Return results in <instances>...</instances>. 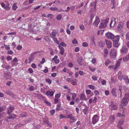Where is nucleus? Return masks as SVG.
I'll list each match as a JSON object with an SVG mask.
<instances>
[{
    "label": "nucleus",
    "mask_w": 129,
    "mask_h": 129,
    "mask_svg": "<svg viewBox=\"0 0 129 129\" xmlns=\"http://www.w3.org/2000/svg\"><path fill=\"white\" fill-rule=\"evenodd\" d=\"M80 98L82 100H83L85 98V95L84 94H81L80 96Z\"/></svg>",
    "instance_id": "obj_31"
},
{
    "label": "nucleus",
    "mask_w": 129,
    "mask_h": 129,
    "mask_svg": "<svg viewBox=\"0 0 129 129\" xmlns=\"http://www.w3.org/2000/svg\"><path fill=\"white\" fill-rule=\"evenodd\" d=\"M72 42L73 44H75L77 43V41L76 39H74L72 41Z\"/></svg>",
    "instance_id": "obj_41"
},
{
    "label": "nucleus",
    "mask_w": 129,
    "mask_h": 129,
    "mask_svg": "<svg viewBox=\"0 0 129 129\" xmlns=\"http://www.w3.org/2000/svg\"><path fill=\"white\" fill-rule=\"evenodd\" d=\"M117 116L118 117H123L124 116L123 114H121L120 113H118Z\"/></svg>",
    "instance_id": "obj_46"
},
{
    "label": "nucleus",
    "mask_w": 129,
    "mask_h": 129,
    "mask_svg": "<svg viewBox=\"0 0 129 129\" xmlns=\"http://www.w3.org/2000/svg\"><path fill=\"white\" fill-rule=\"evenodd\" d=\"M109 108L112 110H116L118 107L117 104L114 103L113 102H111L109 103Z\"/></svg>",
    "instance_id": "obj_2"
},
{
    "label": "nucleus",
    "mask_w": 129,
    "mask_h": 129,
    "mask_svg": "<svg viewBox=\"0 0 129 129\" xmlns=\"http://www.w3.org/2000/svg\"><path fill=\"white\" fill-rule=\"evenodd\" d=\"M120 43L119 41H113V45L115 47H118L120 45Z\"/></svg>",
    "instance_id": "obj_18"
},
{
    "label": "nucleus",
    "mask_w": 129,
    "mask_h": 129,
    "mask_svg": "<svg viewBox=\"0 0 129 129\" xmlns=\"http://www.w3.org/2000/svg\"><path fill=\"white\" fill-rule=\"evenodd\" d=\"M121 60V59H120L119 60H118L117 62V63L116 64V67H118L119 66L120 63V61Z\"/></svg>",
    "instance_id": "obj_38"
},
{
    "label": "nucleus",
    "mask_w": 129,
    "mask_h": 129,
    "mask_svg": "<svg viewBox=\"0 0 129 129\" xmlns=\"http://www.w3.org/2000/svg\"><path fill=\"white\" fill-rule=\"evenodd\" d=\"M123 98H125V99L128 101L129 100V94H125V97Z\"/></svg>",
    "instance_id": "obj_35"
},
{
    "label": "nucleus",
    "mask_w": 129,
    "mask_h": 129,
    "mask_svg": "<svg viewBox=\"0 0 129 129\" xmlns=\"http://www.w3.org/2000/svg\"><path fill=\"white\" fill-rule=\"evenodd\" d=\"M103 34V30H100L98 31V35H102Z\"/></svg>",
    "instance_id": "obj_36"
},
{
    "label": "nucleus",
    "mask_w": 129,
    "mask_h": 129,
    "mask_svg": "<svg viewBox=\"0 0 129 129\" xmlns=\"http://www.w3.org/2000/svg\"><path fill=\"white\" fill-rule=\"evenodd\" d=\"M46 80L47 82H48L49 84L51 83V80L50 79L47 78L46 79Z\"/></svg>",
    "instance_id": "obj_42"
},
{
    "label": "nucleus",
    "mask_w": 129,
    "mask_h": 129,
    "mask_svg": "<svg viewBox=\"0 0 129 129\" xmlns=\"http://www.w3.org/2000/svg\"><path fill=\"white\" fill-rule=\"evenodd\" d=\"M105 36L108 39H112L114 37V35L110 32H108L106 34Z\"/></svg>",
    "instance_id": "obj_8"
},
{
    "label": "nucleus",
    "mask_w": 129,
    "mask_h": 129,
    "mask_svg": "<svg viewBox=\"0 0 129 129\" xmlns=\"http://www.w3.org/2000/svg\"><path fill=\"white\" fill-rule=\"evenodd\" d=\"M39 52V51H36L31 53L30 55L28 57V59L29 60L28 63H30L34 59V55Z\"/></svg>",
    "instance_id": "obj_4"
},
{
    "label": "nucleus",
    "mask_w": 129,
    "mask_h": 129,
    "mask_svg": "<svg viewBox=\"0 0 129 129\" xmlns=\"http://www.w3.org/2000/svg\"><path fill=\"white\" fill-rule=\"evenodd\" d=\"M117 52L116 50L114 48L112 49L110 52V55L112 59L115 60L116 58Z\"/></svg>",
    "instance_id": "obj_1"
},
{
    "label": "nucleus",
    "mask_w": 129,
    "mask_h": 129,
    "mask_svg": "<svg viewBox=\"0 0 129 129\" xmlns=\"http://www.w3.org/2000/svg\"><path fill=\"white\" fill-rule=\"evenodd\" d=\"M71 122H74L75 120V116H72L70 119Z\"/></svg>",
    "instance_id": "obj_33"
},
{
    "label": "nucleus",
    "mask_w": 129,
    "mask_h": 129,
    "mask_svg": "<svg viewBox=\"0 0 129 129\" xmlns=\"http://www.w3.org/2000/svg\"><path fill=\"white\" fill-rule=\"evenodd\" d=\"M60 45L63 47H66L67 45L63 42H61L60 43Z\"/></svg>",
    "instance_id": "obj_44"
},
{
    "label": "nucleus",
    "mask_w": 129,
    "mask_h": 129,
    "mask_svg": "<svg viewBox=\"0 0 129 129\" xmlns=\"http://www.w3.org/2000/svg\"><path fill=\"white\" fill-rule=\"evenodd\" d=\"M4 8L6 10H8L10 9V7H9L8 6L5 5V6L4 7Z\"/></svg>",
    "instance_id": "obj_47"
},
{
    "label": "nucleus",
    "mask_w": 129,
    "mask_h": 129,
    "mask_svg": "<svg viewBox=\"0 0 129 129\" xmlns=\"http://www.w3.org/2000/svg\"><path fill=\"white\" fill-rule=\"evenodd\" d=\"M115 20V18H114L113 20H112L110 24L111 27H113L114 26L116 23Z\"/></svg>",
    "instance_id": "obj_14"
},
{
    "label": "nucleus",
    "mask_w": 129,
    "mask_h": 129,
    "mask_svg": "<svg viewBox=\"0 0 129 129\" xmlns=\"http://www.w3.org/2000/svg\"><path fill=\"white\" fill-rule=\"evenodd\" d=\"M56 34L55 32L53 31L50 34V36L52 38H53V37L56 36Z\"/></svg>",
    "instance_id": "obj_29"
},
{
    "label": "nucleus",
    "mask_w": 129,
    "mask_h": 129,
    "mask_svg": "<svg viewBox=\"0 0 129 129\" xmlns=\"http://www.w3.org/2000/svg\"><path fill=\"white\" fill-rule=\"evenodd\" d=\"M66 32L68 34H71V31L69 28L67 29Z\"/></svg>",
    "instance_id": "obj_62"
},
{
    "label": "nucleus",
    "mask_w": 129,
    "mask_h": 129,
    "mask_svg": "<svg viewBox=\"0 0 129 129\" xmlns=\"http://www.w3.org/2000/svg\"><path fill=\"white\" fill-rule=\"evenodd\" d=\"M68 66L69 67L72 68L73 67V63L72 62H70L69 63Z\"/></svg>",
    "instance_id": "obj_58"
},
{
    "label": "nucleus",
    "mask_w": 129,
    "mask_h": 129,
    "mask_svg": "<svg viewBox=\"0 0 129 129\" xmlns=\"http://www.w3.org/2000/svg\"><path fill=\"white\" fill-rule=\"evenodd\" d=\"M10 116L7 117V119H14L15 118H16L17 117V116L14 113L11 114Z\"/></svg>",
    "instance_id": "obj_12"
},
{
    "label": "nucleus",
    "mask_w": 129,
    "mask_h": 129,
    "mask_svg": "<svg viewBox=\"0 0 129 129\" xmlns=\"http://www.w3.org/2000/svg\"><path fill=\"white\" fill-rule=\"evenodd\" d=\"M55 110H53L50 111V114L52 115L54 114V113L55 112Z\"/></svg>",
    "instance_id": "obj_51"
},
{
    "label": "nucleus",
    "mask_w": 129,
    "mask_h": 129,
    "mask_svg": "<svg viewBox=\"0 0 129 129\" xmlns=\"http://www.w3.org/2000/svg\"><path fill=\"white\" fill-rule=\"evenodd\" d=\"M99 117L97 115H94L92 119V123L94 124H95L99 120Z\"/></svg>",
    "instance_id": "obj_5"
},
{
    "label": "nucleus",
    "mask_w": 129,
    "mask_h": 129,
    "mask_svg": "<svg viewBox=\"0 0 129 129\" xmlns=\"http://www.w3.org/2000/svg\"><path fill=\"white\" fill-rule=\"evenodd\" d=\"M47 16L48 17H50L51 19H52L53 17V16L51 14H48Z\"/></svg>",
    "instance_id": "obj_59"
},
{
    "label": "nucleus",
    "mask_w": 129,
    "mask_h": 129,
    "mask_svg": "<svg viewBox=\"0 0 129 129\" xmlns=\"http://www.w3.org/2000/svg\"><path fill=\"white\" fill-rule=\"evenodd\" d=\"M7 114L9 115H10L11 113L14 110V108L12 106L10 105L7 108Z\"/></svg>",
    "instance_id": "obj_6"
},
{
    "label": "nucleus",
    "mask_w": 129,
    "mask_h": 129,
    "mask_svg": "<svg viewBox=\"0 0 129 129\" xmlns=\"http://www.w3.org/2000/svg\"><path fill=\"white\" fill-rule=\"evenodd\" d=\"M95 15L93 14H92L91 15L90 18V22L91 23L92 22V21L93 19L94 18Z\"/></svg>",
    "instance_id": "obj_34"
},
{
    "label": "nucleus",
    "mask_w": 129,
    "mask_h": 129,
    "mask_svg": "<svg viewBox=\"0 0 129 129\" xmlns=\"http://www.w3.org/2000/svg\"><path fill=\"white\" fill-rule=\"evenodd\" d=\"M100 22V20L99 17L97 16H96L95 17V21L93 23V24L95 26L97 27Z\"/></svg>",
    "instance_id": "obj_7"
},
{
    "label": "nucleus",
    "mask_w": 129,
    "mask_h": 129,
    "mask_svg": "<svg viewBox=\"0 0 129 129\" xmlns=\"http://www.w3.org/2000/svg\"><path fill=\"white\" fill-rule=\"evenodd\" d=\"M58 102V100L57 99H55L54 100V103L55 104H56Z\"/></svg>",
    "instance_id": "obj_60"
},
{
    "label": "nucleus",
    "mask_w": 129,
    "mask_h": 129,
    "mask_svg": "<svg viewBox=\"0 0 129 129\" xmlns=\"http://www.w3.org/2000/svg\"><path fill=\"white\" fill-rule=\"evenodd\" d=\"M124 24V23L122 22H119L117 27L118 31H121L123 27Z\"/></svg>",
    "instance_id": "obj_9"
},
{
    "label": "nucleus",
    "mask_w": 129,
    "mask_h": 129,
    "mask_svg": "<svg viewBox=\"0 0 129 129\" xmlns=\"http://www.w3.org/2000/svg\"><path fill=\"white\" fill-rule=\"evenodd\" d=\"M62 15L61 14L58 15L56 17V19L58 20H59L61 19Z\"/></svg>",
    "instance_id": "obj_32"
},
{
    "label": "nucleus",
    "mask_w": 129,
    "mask_h": 129,
    "mask_svg": "<svg viewBox=\"0 0 129 129\" xmlns=\"http://www.w3.org/2000/svg\"><path fill=\"white\" fill-rule=\"evenodd\" d=\"M27 115L25 112H23L19 116L20 117H24L27 116Z\"/></svg>",
    "instance_id": "obj_30"
},
{
    "label": "nucleus",
    "mask_w": 129,
    "mask_h": 129,
    "mask_svg": "<svg viewBox=\"0 0 129 129\" xmlns=\"http://www.w3.org/2000/svg\"><path fill=\"white\" fill-rule=\"evenodd\" d=\"M5 109V107H2L0 108V113L4 111Z\"/></svg>",
    "instance_id": "obj_39"
},
{
    "label": "nucleus",
    "mask_w": 129,
    "mask_h": 129,
    "mask_svg": "<svg viewBox=\"0 0 129 129\" xmlns=\"http://www.w3.org/2000/svg\"><path fill=\"white\" fill-rule=\"evenodd\" d=\"M88 86L90 89H92V90H94L95 89L94 87L92 85H89Z\"/></svg>",
    "instance_id": "obj_48"
},
{
    "label": "nucleus",
    "mask_w": 129,
    "mask_h": 129,
    "mask_svg": "<svg viewBox=\"0 0 129 129\" xmlns=\"http://www.w3.org/2000/svg\"><path fill=\"white\" fill-rule=\"evenodd\" d=\"M118 79L121 81L122 79V78H123V77H124V76H123V75H121V72L120 71H119L118 72Z\"/></svg>",
    "instance_id": "obj_17"
},
{
    "label": "nucleus",
    "mask_w": 129,
    "mask_h": 129,
    "mask_svg": "<svg viewBox=\"0 0 129 129\" xmlns=\"http://www.w3.org/2000/svg\"><path fill=\"white\" fill-rule=\"evenodd\" d=\"M128 101V100H126L125 98H123L121 101L122 105L123 106H126L127 104Z\"/></svg>",
    "instance_id": "obj_11"
},
{
    "label": "nucleus",
    "mask_w": 129,
    "mask_h": 129,
    "mask_svg": "<svg viewBox=\"0 0 129 129\" xmlns=\"http://www.w3.org/2000/svg\"><path fill=\"white\" fill-rule=\"evenodd\" d=\"M71 82L72 83V84L73 85H76L77 84V82H75L74 80H72L71 81Z\"/></svg>",
    "instance_id": "obj_45"
},
{
    "label": "nucleus",
    "mask_w": 129,
    "mask_h": 129,
    "mask_svg": "<svg viewBox=\"0 0 129 129\" xmlns=\"http://www.w3.org/2000/svg\"><path fill=\"white\" fill-rule=\"evenodd\" d=\"M16 32L15 31L9 33L8 34V35H15L16 34Z\"/></svg>",
    "instance_id": "obj_52"
},
{
    "label": "nucleus",
    "mask_w": 129,
    "mask_h": 129,
    "mask_svg": "<svg viewBox=\"0 0 129 129\" xmlns=\"http://www.w3.org/2000/svg\"><path fill=\"white\" fill-rule=\"evenodd\" d=\"M53 93L54 92L53 91H50V90L47 91L46 92V95L49 97H51L53 96Z\"/></svg>",
    "instance_id": "obj_13"
},
{
    "label": "nucleus",
    "mask_w": 129,
    "mask_h": 129,
    "mask_svg": "<svg viewBox=\"0 0 129 129\" xmlns=\"http://www.w3.org/2000/svg\"><path fill=\"white\" fill-rule=\"evenodd\" d=\"M17 8V6H16L15 5H13L12 6V8L14 10H15Z\"/></svg>",
    "instance_id": "obj_64"
},
{
    "label": "nucleus",
    "mask_w": 129,
    "mask_h": 129,
    "mask_svg": "<svg viewBox=\"0 0 129 129\" xmlns=\"http://www.w3.org/2000/svg\"><path fill=\"white\" fill-rule=\"evenodd\" d=\"M109 18H107L106 19L103 20L100 23V25L99 26L100 28H105L107 26V24L109 22Z\"/></svg>",
    "instance_id": "obj_3"
},
{
    "label": "nucleus",
    "mask_w": 129,
    "mask_h": 129,
    "mask_svg": "<svg viewBox=\"0 0 129 129\" xmlns=\"http://www.w3.org/2000/svg\"><path fill=\"white\" fill-rule=\"evenodd\" d=\"M50 9L51 11H55L57 9V7H51L50 8Z\"/></svg>",
    "instance_id": "obj_40"
},
{
    "label": "nucleus",
    "mask_w": 129,
    "mask_h": 129,
    "mask_svg": "<svg viewBox=\"0 0 129 129\" xmlns=\"http://www.w3.org/2000/svg\"><path fill=\"white\" fill-rule=\"evenodd\" d=\"M126 40H129V33H128L126 35Z\"/></svg>",
    "instance_id": "obj_57"
},
{
    "label": "nucleus",
    "mask_w": 129,
    "mask_h": 129,
    "mask_svg": "<svg viewBox=\"0 0 129 129\" xmlns=\"http://www.w3.org/2000/svg\"><path fill=\"white\" fill-rule=\"evenodd\" d=\"M45 102L46 104L49 106H50L51 105V103L47 101H45Z\"/></svg>",
    "instance_id": "obj_61"
},
{
    "label": "nucleus",
    "mask_w": 129,
    "mask_h": 129,
    "mask_svg": "<svg viewBox=\"0 0 129 129\" xmlns=\"http://www.w3.org/2000/svg\"><path fill=\"white\" fill-rule=\"evenodd\" d=\"M4 46H5V48L7 50H9L10 49V48L9 47V45H5Z\"/></svg>",
    "instance_id": "obj_55"
},
{
    "label": "nucleus",
    "mask_w": 129,
    "mask_h": 129,
    "mask_svg": "<svg viewBox=\"0 0 129 129\" xmlns=\"http://www.w3.org/2000/svg\"><path fill=\"white\" fill-rule=\"evenodd\" d=\"M98 44L99 45L100 47L103 48L104 46V42L102 41H101L99 42Z\"/></svg>",
    "instance_id": "obj_24"
},
{
    "label": "nucleus",
    "mask_w": 129,
    "mask_h": 129,
    "mask_svg": "<svg viewBox=\"0 0 129 129\" xmlns=\"http://www.w3.org/2000/svg\"><path fill=\"white\" fill-rule=\"evenodd\" d=\"M59 47L60 49V54L63 55L64 53V49L63 48L61 47L59 45Z\"/></svg>",
    "instance_id": "obj_19"
},
{
    "label": "nucleus",
    "mask_w": 129,
    "mask_h": 129,
    "mask_svg": "<svg viewBox=\"0 0 129 129\" xmlns=\"http://www.w3.org/2000/svg\"><path fill=\"white\" fill-rule=\"evenodd\" d=\"M104 57H106L107 56L108 54V50L107 48L105 49H104Z\"/></svg>",
    "instance_id": "obj_25"
},
{
    "label": "nucleus",
    "mask_w": 129,
    "mask_h": 129,
    "mask_svg": "<svg viewBox=\"0 0 129 129\" xmlns=\"http://www.w3.org/2000/svg\"><path fill=\"white\" fill-rule=\"evenodd\" d=\"M96 3L95 2H93L91 3L90 6L91 7H93V9L95 10L96 5Z\"/></svg>",
    "instance_id": "obj_27"
},
{
    "label": "nucleus",
    "mask_w": 129,
    "mask_h": 129,
    "mask_svg": "<svg viewBox=\"0 0 129 129\" xmlns=\"http://www.w3.org/2000/svg\"><path fill=\"white\" fill-rule=\"evenodd\" d=\"M110 119L111 122H113L115 120V118L114 116H111L110 117Z\"/></svg>",
    "instance_id": "obj_28"
},
{
    "label": "nucleus",
    "mask_w": 129,
    "mask_h": 129,
    "mask_svg": "<svg viewBox=\"0 0 129 129\" xmlns=\"http://www.w3.org/2000/svg\"><path fill=\"white\" fill-rule=\"evenodd\" d=\"M128 51V48L123 47L121 50V52L123 54H126Z\"/></svg>",
    "instance_id": "obj_10"
},
{
    "label": "nucleus",
    "mask_w": 129,
    "mask_h": 129,
    "mask_svg": "<svg viewBox=\"0 0 129 129\" xmlns=\"http://www.w3.org/2000/svg\"><path fill=\"white\" fill-rule=\"evenodd\" d=\"M44 122L46 124L47 123H48V120L47 118H45L44 120Z\"/></svg>",
    "instance_id": "obj_50"
},
{
    "label": "nucleus",
    "mask_w": 129,
    "mask_h": 129,
    "mask_svg": "<svg viewBox=\"0 0 129 129\" xmlns=\"http://www.w3.org/2000/svg\"><path fill=\"white\" fill-rule=\"evenodd\" d=\"M82 45L84 47H87L88 45V44L86 42H83L82 43Z\"/></svg>",
    "instance_id": "obj_53"
},
{
    "label": "nucleus",
    "mask_w": 129,
    "mask_h": 129,
    "mask_svg": "<svg viewBox=\"0 0 129 129\" xmlns=\"http://www.w3.org/2000/svg\"><path fill=\"white\" fill-rule=\"evenodd\" d=\"M106 44L108 48H110L111 47L112 43L110 41H106Z\"/></svg>",
    "instance_id": "obj_20"
},
{
    "label": "nucleus",
    "mask_w": 129,
    "mask_h": 129,
    "mask_svg": "<svg viewBox=\"0 0 129 129\" xmlns=\"http://www.w3.org/2000/svg\"><path fill=\"white\" fill-rule=\"evenodd\" d=\"M60 95L59 94H57L55 96V97L56 99H58L60 96Z\"/></svg>",
    "instance_id": "obj_56"
},
{
    "label": "nucleus",
    "mask_w": 129,
    "mask_h": 129,
    "mask_svg": "<svg viewBox=\"0 0 129 129\" xmlns=\"http://www.w3.org/2000/svg\"><path fill=\"white\" fill-rule=\"evenodd\" d=\"M82 57H79L78 59L77 62L81 66L82 65Z\"/></svg>",
    "instance_id": "obj_21"
},
{
    "label": "nucleus",
    "mask_w": 129,
    "mask_h": 129,
    "mask_svg": "<svg viewBox=\"0 0 129 129\" xmlns=\"http://www.w3.org/2000/svg\"><path fill=\"white\" fill-rule=\"evenodd\" d=\"M122 89H118V90H117V92L118 91V94L119 95L120 97L121 98H122Z\"/></svg>",
    "instance_id": "obj_26"
},
{
    "label": "nucleus",
    "mask_w": 129,
    "mask_h": 129,
    "mask_svg": "<svg viewBox=\"0 0 129 129\" xmlns=\"http://www.w3.org/2000/svg\"><path fill=\"white\" fill-rule=\"evenodd\" d=\"M73 116V115L72 114H70L69 115L67 116V118H69L70 119Z\"/></svg>",
    "instance_id": "obj_54"
},
{
    "label": "nucleus",
    "mask_w": 129,
    "mask_h": 129,
    "mask_svg": "<svg viewBox=\"0 0 129 129\" xmlns=\"http://www.w3.org/2000/svg\"><path fill=\"white\" fill-rule=\"evenodd\" d=\"M91 91L89 90H86V94L87 96L89 94L91 93Z\"/></svg>",
    "instance_id": "obj_49"
},
{
    "label": "nucleus",
    "mask_w": 129,
    "mask_h": 129,
    "mask_svg": "<svg viewBox=\"0 0 129 129\" xmlns=\"http://www.w3.org/2000/svg\"><path fill=\"white\" fill-rule=\"evenodd\" d=\"M123 121L124 120L122 119H121L119 121L118 124V128L120 127H121L120 125L123 124L124 122Z\"/></svg>",
    "instance_id": "obj_22"
},
{
    "label": "nucleus",
    "mask_w": 129,
    "mask_h": 129,
    "mask_svg": "<svg viewBox=\"0 0 129 129\" xmlns=\"http://www.w3.org/2000/svg\"><path fill=\"white\" fill-rule=\"evenodd\" d=\"M111 93L112 95H113V96L116 97L117 96L116 89L115 88H113L111 90Z\"/></svg>",
    "instance_id": "obj_15"
},
{
    "label": "nucleus",
    "mask_w": 129,
    "mask_h": 129,
    "mask_svg": "<svg viewBox=\"0 0 129 129\" xmlns=\"http://www.w3.org/2000/svg\"><path fill=\"white\" fill-rule=\"evenodd\" d=\"M110 62V61L109 59L107 60L105 62V65L106 66H108L109 63Z\"/></svg>",
    "instance_id": "obj_43"
},
{
    "label": "nucleus",
    "mask_w": 129,
    "mask_h": 129,
    "mask_svg": "<svg viewBox=\"0 0 129 129\" xmlns=\"http://www.w3.org/2000/svg\"><path fill=\"white\" fill-rule=\"evenodd\" d=\"M123 79L126 83L128 84L129 83V79L127 76H124L123 77Z\"/></svg>",
    "instance_id": "obj_23"
},
{
    "label": "nucleus",
    "mask_w": 129,
    "mask_h": 129,
    "mask_svg": "<svg viewBox=\"0 0 129 129\" xmlns=\"http://www.w3.org/2000/svg\"><path fill=\"white\" fill-rule=\"evenodd\" d=\"M120 36H117L115 37L114 36V37H113V38L112 39H113V41H119V38Z\"/></svg>",
    "instance_id": "obj_16"
},
{
    "label": "nucleus",
    "mask_w": 129,
    "mask_h": 129,
    "mask_svg": "<svg viewBox=\"0 0 129 129\" xmlns=\"http://www.w3.org/2000/svg\"><path fill=\"white\" fill-rule=\"evenodd\" d=\"M38 96L41 99H43V100L44 101L46 100L45 98L41 94H38Z\"/></svg>",
    "instance_id": "obj_37"
},
{
    "label": "nucleus",
    "mask_w": 129,
    "mask_h": 129,
    "mask_svg": "<svg viewBox=\"0 0 129 129\" xmlns=\"http://www.w3.org/2000/svg\"><path fill=\"white\" fill-rule=\"evenodd\" d=\"M28 71L30 73H33V69L31 68H29L28 69Z\"/></svg>",
    "instance_id": "obj_63"
}]
</instances>
